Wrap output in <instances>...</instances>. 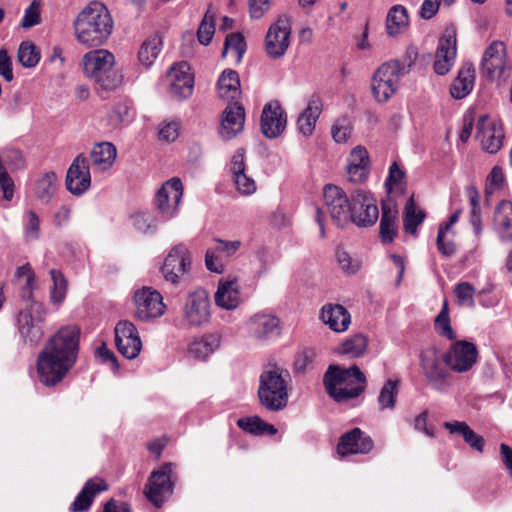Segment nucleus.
<instances>
[{"instance_id":"1","label":"nucleus","mask_w":512,"mask_h":512,"mask_svg":"<svg viewBox=\"0 0 512 512\" xmlns=\"http://www.w3.org/2000/svg\"><path fill=\"white\" fill-rule=\"evenodd\" d=\"M80 330L73 325L60 328L45 344L37 358L39 381L52 387L61 382L75 365Z\"/></svg>"},{"instance_id":"2","label":"nucleus","mask_w":512,"mask_h":512,"mask_svg":"<svg viewBox=\"0 0 512 512\" xmlns=\"http://www.w3.org/2000/svg\"><path fill=\"white\" fill-rule=\"evenodd\" d=\"M76 40L87 48L104 45L114 28L108 8L99 1H91L77 15L73 22Z\"/></svg>"},{"instance_id":"3","label":"nucleus","mask_w":512,"mask_h":512,"mask_svg":"<svg viewBox=\"0 0 512 512\" xmlns=\"http://www.w3.org/2000/svg\"><path fill=\"white\" fill-rule=\"evenodd\" d=\"M116 58L107 49H95L85 53L81 66L86 77L92 80L101 92L116 91L124 83V75L115 69Z\"/></svg>"},{"instance_id":"4","label":"nucleus","mask_w":512,"mask_h":512,"mask_svg":"<svg viewBox=\"0 0 512 512\" xmlns=\"http://www.w3.org/2000/svg\"><path fill=\"white\" fill-rule=\"evenodd\" d=\"M290 382L288 370L276 365L267 367L259 377L260 403L269 411L283 410L288 403Z\"/></svg>"},{"instance_id":"5","label":"nucleus","mask_w":512,"mask_h":512,"mask_svg":"<svg viewBox=\"0 0 512 512\" xmlns=\"http://www.w3.org/2000/svg\"><path fill=\"white\" fill-rule=\"evenodd\" d=\"M323 381L327 393L337 402L358 397L366 387V377L357 366H330Z\"/></svg>"},{"instance_id":"6","label":"nucleus","mask_w":512,"mask_h":512,"mask_svg":"<svg viewBox=\"0 0 512 512\" xmlns=\"http://www.w3.org/2000/svg\"><path fill=\"white\" fill-rule=\"evenodd\" d=\"M409 62L392 60L383 63L373 74L371 80L372 94L378 103H386L399 89L400 79L408 73L416 59V52H408Z\"/></svg>"},{"instance_id":"7","label":"nucleus","mask_w":512,"mask_h":512,"mask_svg":"<svg viewBox=\"0 0 512 512\" xmlns=\"http://www.w3.org/2000/svg\"><path fill=\"white\" fill-rule=\"evenodd\" d=\"M420 366L431 389L439 393H445L452 386L451 370L445 364L444 354L435 347L422 350Z\"/></svg>"},{"instance_id":"8","label":"nucleus","mask_w":512,"mask_h":512,"mask_svg":"<svg viewBox=\"0 0 512 512\" xmlns=\"http://www.w3.org/2000/svg\"><path fill=\"white\" fill-rule=\"evenodd\" d=\"M480 71L490 81H499L512 74V61L504 42L493 41L488 45L482 55Z\"/></svg>"},{"instance_id":"9","label":"nucleus","mask_w":512,"mask_h":512,"mask_svg":"<svg viewBox=\"0 0 512 512\" xmlns=\"http://www.w3.org/2000/svg\"><path fill=\"white\" fill-rule=\"evenodd\" d=\"M211 319V302L209 294L204 289H198L188 294L182 307V321L188 327H202Z\"/></svg>"},{"instance_id":"10","label":"nucleus","mask_w":512,"mask_h":512,"mask_svg":"<svg viewBox=\"0 0 512 512\" xmlns=\"http://www.w3.org/2000/svg\"><path fill=\"white\" fill-rule=\"evenodd\" d=\"M25 168L26 160L21 150L11 146L0 149V188L6 200H11L14 192V182L9 172Z\"/></svg>"},{"instance_id":"11","label":"nucleus","mask_w":512,"mask_h":512,"mask_svg":"<svg viewBox=\"0 0 512 512\" xmlns=\"http://www.w3.org/2000/svg\"><path fill=\"white\" fill-rule=\"evenodd\" d=\"M30 303L29 307L21 310L18 315V330L25 342L35 345L44 335L42 327L44 311L41 304L33 301Z\"/></svg>"},{"instance_id":"12","label":"nucleus","mask_w":512,"mask_h":512,"mask_svg":"<svg viewBox=\"0 0 512 512\" xmlns=\"http://www.w3.org/2000/svg\"><path fill=\"white\" fill-rule=\"evenodd\" d=\"M291 23L286 15H281L270 25L265 36V52L272 59L282 58L289 46Z\"/></svg>"},{"instance_id":"13","label":"nucleus","mask_w":512,"mask_h":512,"mask_svg":"<svg viewBox=\"0 0 512 512\" xmlns=\"http://www.w3.org/2000/svg\"><path fill=\"white\" fill-rule=\"evenodd\" d=\"M379 218L377 201L373 194L365 190H356L352 194L350 221L358 227H371Z\"/></svg>"},{"instance_id":"14","label":"nucleus","mask_w":512,"mask_h":512,"mask_svg":"<svg viewBox=\"0 0 512 512\" xmlns=\"http://www.w3.org/2000/svg\"><path fill=\"white\" fill-rule=\"evenodd\" d=\"M134 315L141 321L161 317L166 310L162 295L151 287H142L134 293Z\"/></svg>"},{"instance_id":"15","label":"nucleus","mask_w":512,"mask_h":512,"mask_svg":"<svg viewBox=\"0 0 512 512\" xmlns=\"http://www.w3.org/2000/svg\"><path fill=\"white\" fill-rule=\"evenodd\" d=\"M323 198L327 212L338 226H344L350 221L352 200H349L342 188L333 184L326 185Z\"/></svg>"},{"instance_id":"16","label":"nucleus","mask_w":512,"mask_h":512,"mask_svg":"<svg viewBox=\"0 0 512 512\" xmlns=\"http://www.w3.org/2000/svg\"><path fill=\"white\" fill-rule=\"evenodd\" d=\"M183 196V185L179 178L167 180L157 191L154 199L155 207L166 220L177 215Z\"/></svg>"},{"instance_id":"17","label":"nucleus","mask_w":512,"mask_h":512,"mask_svg":"<svg viewBox=\"0 0 512 512\" xmlns=\"http://www.w3.org/2000/svg\"><path fill=\"white\" fill-rule=\"evenodd\" d=\"M477 357L476 346L465 340L456 341L444 353L446 366L456 373H465L471 370L477 362Z\"/></svg>"},{"instance_id":"18","label":"nucleus","mask_w":512,"mask_h":512,"mask_svg":"<svg viewBox=\"0 0 512 512\" xmlns=\"http://www.w3.org/2000/svg\"><path fill=\"white\" fill-rule=\"evenodd\" d=\"M172 468V463H166L149 478L145 494L156 507H161L173 493Z\"/></svg>"},{"instance_id":"19","label":"nucleus","mask_w":512,"mask_h":512,"mask_svg":"<svg viewBox=\"0 0 512 512\" xmlns=\"http://www.w3.org/2000/svg\"><path fill=\"white\" fill-rule=\"evenodd\" d=\"M191 266L190 252L183 244L172 247L164 259L161 272L167 282L177 285L182 276L189 272Z\"/></svg>"},{"instance_id":"20","label":"nucleus","mask_w":512,"mask_h":512,"mask_svg":"<svg viewBox=\"0 0 512 512\" xmlns=\"http://www.w3.org/2000/svg\"><path fill=\"white\" fill-rule=\"evenodd\" d=\"M168 92L172 98L187 99L194 89V76L190 65L185 62L174 64L167 73Z\"/></svg>"},{"instance_id":"21","label":"nucleus","mask_w":512,"mask_h":512,"mask_svg":"<svg viewBox=\"0 0 512 512\" xmlns=\"http://www.w3.org/2000/svg\"><path fill=\"white\" fill-rule=\"evenodd\" d=\"M476 127V137L483 150L490 154L497 153L504 140L502 124L488 115H482L478 118Z\"/></svg>"},{"instance_id":"22","label":"nucleus","mask_w":512,"mask_h":512,"mask_svg":"<svg viewBox=\"0 0 512 512\" xmlns=\"http://www.w3.org/2000/svg\"><path fill=\"white\" fill-rule=\"evenodd\" d=\"M214 246L205 253L206 268L214 273L221 274L225 271V264L221 257H232L242 246L240 240L227 241L220 238L213 239Z\"/></svg>"},{"instance_id":"23","label":"nucleus","mask_w":512,"mask_h":512,"mask_svg":"<svg viewBox=\"0 0 512 512\" xmlns=\"http://www.w3.org/2000/svg\"><path fill=\"white\" fill-rule=\"evenodd\" d=\"M278 317L271 313L258 312L253 314L246 322L249 337L258 342L269 340L279 329Z\"/></svg>"},{"instance_id":"24","label":"nucleus","mask_w":512,"mask_h":512,"mask_svg":"<svg viewBox=\"0 0 512 512\" xmlns=\"http://www.w3.org/2000/svg\"><path fill=\"white\" fill-rule=\"evenodd\" d=\"M91 184L89 163L83 155L77 156L70 165L66 175L67 190L73 195H82Z\"/></svg>"},{"instance_id":"25","label":"nucleus","mask_w":512,"mask_h":512,"mask_svg":"<svg viewBox=\"0 0 512 512\" xmlns=\"http://www.w3.org/2000/svg\"><path fill=\"white\" fill-rule=\"evenodd\" d=\"M456 35L454 31H446L439 39L433 70L438 75H446L453 67L456 59Z\"/></svg>"},{"instance_id":"26","label":"nucleus","mask_w":512,"mask_h":512,"mask_svg":"<svg viewBox=\"0 0 512 512\" xmlns=\"http://www.w3.org/2000/svg\"><path fill=\"white\" fill-rule=\"evenodd\" d=\"M286 114L277 101H272L264 105L260 126L262 133L267 138L278 137L286 128Z\"/></svg>"},{"instance_id":"27","label":"nucleus","mask_w":512,"mask_h":512,"mask_svg":"<svg viewBox=\"0 0 512 512\" xmlns=\"http://www.w3.org/2000/svg\"><path fill=\"white\" fill-rule=\"evenodd\" d=\"M214 301L217 307L232 311L242 304L239 280L235 276L222 278L218 282L214 294Z\"/></svg>"},{"instance_id":"28","label":"nucleus","mask_w":512,"mask_h":512,"mask_svg":"<svg viewBox=\"0 0 512 512\" xmlns=\"http://www.w3.org/2000/svg\"><path fill=\"white\" fill-rule=\"evenodd\" d=\"M373 448V440L360 428L344 433L337 445V453L344 457L349 454H367Z\"/></svg>"},{"instance_id":"29","label":"nucleus","mask_w":512,"mask_h":512,"mask_svg":"<svg viewBox=\"0 0 512 512\" xmlns=\"http://www.w3.org/2000/svg\"><path fill=\"white\" fill-rule=\"evenodd\" d=\"M245 112L241 105H228L222 113L219 134L223 140H230L242 132Z\"/></svg>"},{"instance_id":"30","label":"nucleus","mask_w":512,"mask_h":512,"mask_svg":"<svg viewBox=\"0 0 512 512\" xmlns=\"http://www.w3.org/2000/svg\"><path fill=\"white\" fill-rule=\"evenodd\" d=\"M370 159L365 147L356 146L347 158V179L355 184L363 183L369 175Z\"/></svg>"},{"instance_id":"31","label":"nucleus","mask_w":512,"mask_h":512,"mask_svg":"<svg viewBox=\"0 0 512 512\" xmlns=\"http://www.w3.org/2000/svg\"><path fill=\"white\" fill-rule=\"evenodd\" d=\"M108 489L104 479L95 477L89 479L71 504L72 512H86L92 505L94 497Z\"/></svg>"},{"instance_id":"32","label":"nucleus","mask_w":512,"mask_h":512,"mask_svg":"<svg viewBox=\"0 0 512 512\" xmlns=\"http://www.w3.org/2000/svg\"><path fill=\"white\" fill-rule=\"evenodd\" d=\"M320 317L325 325L337 333L345 332L351 323L350 313L340 304L324 305Z\"/></svg>"},{"instance_id":"33","label":"nucleus","mask_w":512,"mask_h":512,"mask_svg":"<svg viewBox=\"0 0 512 512\" xmlns=\"http://www.w3.org/2000/svg\"><path fill=\"white\" fill-rule=\"evenodd\" d=\"M230 170L235 186L240 193L250 195L256 191L254 179L245 173V162L242 152L237 151L232 156Z\"/></svg>"},{"instance_id":"34","label":"nucleus","mask_w":512,"mask_h":512,"mask_svg":"<svg viewBox=\"0 0 512 512\" xmlns=\"http://www.w3.org/2000/svg\"><path fill=\"white\" fill-rule=\"evenodd\" d=\"M321 111L322 102L320 98L316 95L311 96L308 100L307 107L297 119L298 130L303 136L307 137L313 133Z\"/></svg>"},{"instance_id":"35","label":"nucleus","mask_w":512,"mask_h":512,"mask_svg":"<svg viewBox=\"0 0 512 512\" xmlns=\"http://www.w3.org/2000/svg\"><path fill=\"white\" fill-rule=\"evenodd\" d=\"M494 227L502 241H512V202L503 200L497 205Z\"/></svg>"},{"instance_id":"36","label":"nucleus","mask_w":512,"mask_h":512,"mask_svg":"<svg viewBox=\"0 0 512 512\" xmlns=\"http://www.w3.org/2000/svg\"><path fill=\"white\" fill-rule=\"evenodd\" d=\"M398 210L392 202L382 203V216L380 219V237L382 242L391 243L397 234Z\"/></svg>"},{"instance_id":"37","label":"nucleus","mask_w":512,"mask_h":512,"mask_svg":"<svg viewBox=\"0 0 512 512\" xmlns=\"http://www.w3.org/2000/svg\"><path fill=\"white\" fill-rule=\"evenodd\" d=\"M221 345V337L217 334L205 335L193 340L188 346V354L197 360H206Z\"/></svg>"},{"instance_id":"38","label":"nucleus","mask_w":512,"mask_h":512,"mask_svg":"<svg viewBox=\"0 0 512 512\" xmlns=\"http://www.w3.org/2000/svg\"><path fill=\"white\" fill-rule=\"evenodd\" d=\"M474 68L472 64H465L460 68L457 77L452 82L450 94L455 99L465 98L474 87Z\"/></svg>"},{"instance_id":"39","label":"nucleus","mask_w":512,"mask_h":512,"mask_svg":"<svg viewBox=\"0 0 512 512\" xmlns=\"http://www.w3.org/2000/svg\"><path fill=\"white\" fill-rule=\"evenodd\" d=\"M117 151L115 146L109 142L96 144L90 154L92 166L95 170L106 171L113 165Z\"/></svg>"},{"instance_id":"40","label":"nucleus","mask_w":512,"mask_h":512,"mask_svg":"<svg viewBox=\"0 0 512 512\" xmlns=\"http://www.w3.org/2000/svg\"><path fill=\"white\" fill-rule=\"evenodd\" d=\"M163 46V39L160 34L155 33L149 36L140 46L138 61L146 69L153 65L158 58Z\"/></svg>"},{"instance_id":"41","label":"nucleus","mask_w":512,"mask_h":512,"mask_svg":"<svg viewBox=\"0 0 512 512\" xmlns=\"http://www.w3.org/2000/svg\"><path fill=\"white\" fill-rule=\"evenodd\" d=\"M218 95L227 101L235 100L240 95V80L236 71L226 70L218 79Z\"/></svg>"},{"instance_id":"42","label":"nucleus","mask_w":512,"mask_h":512,"mask_svg":"<svg viewBox=\"0 0 512 512\" xmlns=\"http://www.w3.org/2000/svg\"><path fill=\"white\" fill-rule=\"evenodd\" d=\"M368 342L366 335L357 333L345 339L336 349V352L351 359L360 358L367 352Z\"/></svg>"},{"instance_id":"43","label":"nucleus","mask_w":512,"mask_h":512,"mask_svg":"<svg viewBox=\"0 0 512 512\" xmlns=\"http://www.w3.org/2000/svg\"><path fill=\"white\" fill-rule=\"evenodd\" d=\"M444 427L451 434H459L463 437L466 443H468L473 449L482 452L484 447V439L476 434L466 422L463 421H452L445 422Z\"/></svg>"},{"instance_id":"44","label":"nucleus","mask_w":512,"mask_h":512,"mask_svg":"<svg viewBox=\"0 0 512 512\" xmlns=\"http://www.w3.org/2000/svg\"><path fill=\"white\" fill-rule=\"evenodd\" d=\"M14 279L21 287V298L26 302L33 301L35 288V274L29 263L19 266L14 274Z\"/></svg>"},{"instance_id":"45","label":"nucleus","mask_w":512,"mask_h":512,"mask_svg":"<svg viewBox=\"0 0 512 512\" xmlns=\"http://www.w3.org/2000/svg\"><path fill=\"white\" fill-rule=\"evenodd\" d=\"M409 25L407 10L402 5L393 6L386 18V29L390 36H397Z\"/></svg>"},{"instance_id":"46","label":"nucleus","mask_w":512,"mask_h":512,"mask_svg":"<svg viewBox=\"0 0 512 512\" xmlns=\"http://www.w3.org/2000/svg\"><path fill=\"white\" fill-rule=\"evenodd\" d=\"M425 212L416 207L413 197H410L405 206L403 225L405 232L417 235V227L424 221Z\"/></svg>"},{"instance_id":"47","label":"nucleus","mask_w":512,"mask_h":512,"mask_svg":"<svg viewBox=\"0 0 512 512\" xmlns=\"http://www.w3.org/2000/svg\"><path fill=\"white\" fill-rule=\"evenodd\" d=\"M400 381L398 379H388L382 386L377 397V403L380 410L394 409L399 392Z\"/></svg>"},{"instance_id":"48","label":"nucleus","mask_w":512,"mask_h":512,"mask_svg":"<svg viewBox=\"0 0 512 512\" xmlns=\"http://www.w3.org/2000/svg\"><path fill=\"white\" fill-rule=\"evenodd\" d=\"M17 59L23 67L33 68L39 63L41 54L36 45L32 41L27 40L19 45Z\"/></svg>"},{"instance_id":"49","label":"nucleus","mask_w":512,"mask_h":512,"mask_svg":"<svg viewBox=\"0 0 512 512\" xmlns=\"http://www.w3.org/2000/svg\"><path fill=\"white\" fill-rule=\"evenodd\" d=\"M134 229L144 235L154 234L158 229V220L147 211H136L132 215Z\"/></svg>"},{"instance_id":"50","label":"nucleus","mask_w":512,"mask_h":512,"mask_svg":"<svg viewBox=\"0 0 512 512\" xmlns=\"http://www.w3.org/2000/svg\"><path fill=\"white\" fill-rule=\"evenodd\" d=\"M246 51V43L244 37L240 33H232L227 35L222 56L231 55L236 62H240Z\"/></svg>"},{"instance_id":"51","label":"nucleus","mask_w":512,"mask_h":512,"mask_svg":"<svg viewBox=\"0 0 512 512\" xmlns=\"http://www.w3.org/2000/svg\"><path fill=\"white\" fill-rule=\"evenodd\" d=\"M52 280V288L50 290V299L53 304H61L67 294L68 282L63 273L57 269L49 271Z\"/></svg>"},{"instance_id":"52","label":"nucleus","mask_w":512,"mask_h":512,"mask_svg":"<svg viewBox=\"0 0 512 512\" xmlns=\"http://www.w3.org/2000/svg\"><path fill=\"white\" fill-rule=\"evenodd\" d=\"M57 181V175L54 172H46L36 183V196L43 201H49L56 192Z\"/></svg>"},{"instance_id":"53","label":"nucleus","mask_w":512,"mask_h":512,"mask_svg":"<svg viewBox=\"0 0 512 512\" xmlns=\"http://www.w3.org/2000/svg\"><path fill=\"white\" fill-rule=\"evenodd\" d=\"M453 292L458 305L469 308L475 307V288L471 283L465 281L459 282L454 287Z\"/></svg>"},{"instance_id":"54","label":"nucleus","mask_w":512,"mask_h":512,"mask_svg":"<svg viewBox=\"0 0 512 512\" xmlns=\"http://www.w3.org/2000/svg\"><path fill=\"white\" fill-rule=\"evenodd\" d=\"M434 327L436 332L449 340H452L455 338L453 329L451 327L450 323V317H449V308H448V302L444 301L443 307L439 314L437 315L434 323Z\"/></svg>"},{"instance_id":"55","label":"nucleus","mask_w":512,"mask_h":512,"mask_svg":"<svg viewBox=\"0 0 512 512\" xmlns=\"http://www.w3.org/2000/svg\"><path fill=\"white\" fill-rule=\"evenodd\" d=\"M24 235L27 241H35L40 236V219L34 211H28L23 220Z\"/></svg>"},{"instance_id":"56","label":"nucleus","mask_w":512,"mask_h":512,"mask_svg":"<svg viewBox=\"0 0 512 512\" xmlns=\"http://www.w3.org/2000/svg\"><path fill=\"white\" fill-rule=\"evenodd\" d=\"M215 33L214 16L207 12L197 31L198 41L203 45H208Z\"/></svg>"},{"instance_id":"57","label":"nucleus","mask_w":512,"mask_h":512,"mask_svg":"<svg viewBox=\"0 0 512 512\" xmlns=\"http://www.w3.org/2000/svg\"><path fill=\"white\" fill-rule=\"evenodd\" d=\"M351 123L347 117L338 118L331 128V135L335 142L345 143L351 134Z\"/></svg>"},{"instance_id":"58","label":"nucleus","mask_w":512,"mask_h":512,"mask_svg":"<svg viewBox=\"0 0 512 512\" xmlns=\"http://www.w3.org/2000/svg\"><path fill=\"white\" fill-rule=\"evenodd\" d=\"M180 121L179 120H165L159 125V139L165 142H174L180 132Z\"/></svg>"},{"instance_id":"59","label":"nucleus","mask_w":512,"mask_h":512,"mask_svg":"<svg viewBox=\"0 0 512 512\" xmlns=\"http://www.w3.org/2000/svg\"><path fill=\"white\" fill-rule=\"evenodd\" d=\"M336 259L340 268L346 274H355L361 267L360 261L343 249H337Z\"/></svg>"},{"instance_id":"60","label":"nucleus","mask_w":512,"mask_h":512,"mask_svg":"<svg viewBox=\"0 0 512 512\" xmlns=\"http://www.w3.org/2000/svg\"><path fill=\"white\" fill-rule=\"evenodd\" d=\"M115 345L118 351L126 358H128V348L124 341L128 339V322L125 320L119 321L114 329Z\"/></svg>"},{"instance_id":"61","label":"nucleus","mask_w":512,"mask_h":512,"mask_svg":"<svg viewBox=\"0 0 512 512\" xmlns=\"http://www.w3.org/2000/svg\"><path fill=\"white\" fill-rule=\"evenodd\" d=\"M405 173L398 166L397 162H393L389 168L388 176L385 180V187L387 193H391L394 189L402 184Z\"/></svg>"},{"instance_id":"62","label":"nucleus","mask_w":512,"mask_h":512,"mask_svg":"<svg viewBox=\"0 0 512 512\" xmlns=\"http://www.w3.org/2000/svg\"><path fill=\"white\" fill-rule=\"evenodd\" d=\"M40 22V4L34 0L24 12L21 26L25 29L31 28Z\"/></svg>"},{"instance_id":"63","label":"nucleus","mask_w":512,"mask_h":512,"mask_svg":"<svg viewBox=\"0 0 512 512\" xmlns=\"http://www.w3.org/2000/svg\"><path fill=\"white\" fill-rule=\"evenodd\" d=\"M237 425L251 434H263L264 421L258 416L240 418L237 420Z\"/></svg>"},{"instance_id":"64","label":"nucleus","mask_w":512,"mask_h":512,"mask_svg":"<svg viewBox=\"0 0 512 512\" xmlns=\"http://www.w3.org/2000/svg\"><path fill=\"white\" fill-rule=\"evenodd\" d=\"M504 182V173L501 167L494 166L486 180V189L493 192L501 188Z\"/></svg>"}]
</instances>
